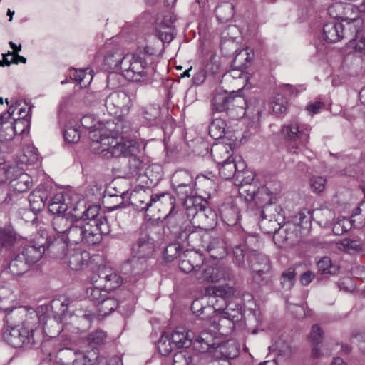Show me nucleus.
Returning a JSON list of instances; mask_svg holds the SVG:
<instances>
[{"mask_svg": "<svg viewBox=\"0 0 365 365\" xmlns=\"http://www.w3.org/2000/svg\"><path fill=\"white\" fill-rule=\"evenodd\" d=\"M277 234L281 235L285 242L293 245L298 241V227L294 224L287 223L280 227Z\"/></svg>", "mask_w": 365, "mask_h": 365, "instance_id": "obj_43", "label": "nucleus"}, {"mask_svg": "<svg viewBox=\"0 0 365 365\" xmlns=\"http://www.w3.org/2000/svg\"><path fill=\"white\" fill-rule=\"evenodd\" d=\"M239 208L234 204H226L221 207L220 215L224 222L230 225H236L240 218Z\"/></svg>", "mask_w": 365, "mask_h": 365, "instance_id": "obj_34", "label": "nucleus"}, {"mask_svg": "<svg viewBox=\"0 0 365 365\" xmlns=\"http://www.w3.org/2000/svg\"><path fill=\"white\" fill-rule=\"evenodd\" d=\"M46 232H36L28 245H25L20 254L31 266L37 262L46 252Z\"/></svg>", "mask_w": 365, "mask_h": 365, "instance_id": "obj_14", "label": "nucleus"}, {"mask_svg": "<svg viewBox=\"0 0 365 365\" xmlns=\"http://www.w3.org/2000/svg\"><path fill=\"white\" fill-rule=\"evenodd\" d=\"M185 252V248L182 243L178 241V236L177 237V242L168 245L164 250V259L167 262H172L174 259L179 257L182 252Z\"/></svg>", "mask_w": 365, "mask_h": 365, "instance_id": "obj_47", "label": "nucleus"}, {"mask_svg": "<svg viewBox=\"0 0 365 365\" xmlns=\"http://www.w3.org/2000/svg\"><path fill=\"white\" fill-rule=\"evenodd\" d=\"M188 254L189 256L187 258L180 259L179 267L185 273L193 272L195 276V272H197V269L200 268L201 264H203V257L196 251L190 252Z\"/></svg>", "mask_w": 365, "mask_h": 365, "instance_id": "obj_28", "label": "nucleus"}, {"mask_svg": "<svg viewBox=\"0 0 365 365\" xmlns=\"http://www.w3.org/2000/svg\"><path fill=\"white\" fill-rule=\"evenodd\" d=\"M30 126L29 120L26 116L19 117L12 120V130L14 136L15 135H21L24 133Z\"/></svg>", "mask_w": 365, "mask_h": 365, "instance_id": "obj_54", "label": "nucleus"}, {"mask_svg": "<svg viewBox=\"0 0 365 365\" xmlns=\"http://www.w3.org/2000/svg\"><path fill=\"white\" fill-rule=\"evenodd\" d=\"M166 203L170 205V211L166 215L168 228L171 230V232L176 235V237H178L179 232L183 230H185L186 227L188 228L191 222L190 220L185 219L182 212H176L175 213H173L175 205V199L173 207L170 202H167Z\"/></svg>", "mask_w": 365, "mask_h": 365, "instance_id": "obj_20", "label": "nucleus"}, {"mask_svg": "<svg viewBox=\"0 0 365 365\" xmlns=\"http://www.w3.org/2000/svg\"><path fill=\"white\" fill-rule=\"evenodd\" d=\"M104 281V288L107 290H113L120 287L125 277L123 278L118 273L114 272H109L103 276L100 277Z\"/></svg>", "mask_w": 365, "mask_h": 365, "instance_id": "obj_45", "label": "nucleus"}, {"mask_svg": "<svg viewBox=\"0 0 365 365\" xmlns=\"http://www.w3.org/2000/svg\"><path fill=\"white\" fill-rule=\"evenodd\" d=\"M231 277L230 268L203 262L200 268L195 272V279L198 283L217 282L220 279L230 280Z\"/></svg>", "mask_w": 365, "mask_h": 365, "instance_id": "obj_13", "label": "nucleus"}, {"mask_svg": "<svg viewBox=\"0 0 365 365\" xmlns=\"http://www.w3.org/2000/svg\"><path fill=\"white\" fill-rule=\"evenodd\" d=\"M104 105L109 115L121 117L130 112L133 99L124 91H115L106 98Z\"/></svg>", "mask_w": 365, "mask_h": 365, "instance_id": "obj_12", "label": "nucleus"}, {"mask_svg": "<svg viewBox=\"0 0 365 365\" xmlns=\"http://www.w3.org/2000/svg\"><path fill=\"white\" fill-rule=\"evenodd\" d=\"M0 183L9 180L11 187L19 193L27 192L33 185L32 178L16 165L0 169Z\"/></svg>", "mask_w": 365, "mask_h": 365, "instance_id": "obj_10", "label": "nucleus"}, {"mask_svg": "<svg viewBox=\"0 0 365 365\" xmlns=\"http://www.w3.org/2000/svg\"><path fill=\"white\" fill-rule=\"evenodd\" d=\"M239 350L235 341H219L212 350V356L217 360H228L235 359L238 356Z\"/></svg>", "mask_w": 365, "mask_h": 365, "instance_id": "obj_23", "label": "nucleus"}, {"mask_svg": "<svg viewBox=\"0 0 365 365\" xmlns=\"http://www.w3.org/2000/svg\"><path fill=\"white\" fill-rule=\"evenodd\" d=\"M88 254L81 249L68 248L61 259L68 267L73 270H79L87 261Z\"/></svg>", "mask_w": 365, "mask_h": 365, "instance_id": "obj_22", "label": "nucleus"}, {"mask_svg": "<svg viewBox=\"0 0 365 365\" xmlns=\"http://www.w3.org/2000/svg\"><path fill=\"white\" fill-rule=\"evenodd\" d=\"M217 312H215L212 317H214V328L217 329L222 334L227 335L232 332L235 324L240 322L242 317V307L235 302L226 303L225 308L217 307Z\"/></svg>", "mask_w": 365, "mask_h": 365, "instance_id": "obj_8", "label": "nucleus"}, {"mask_svg": "<svg viewBox=\"0 0 365 365\" xmlns=\"http://www.w3.org/2000/svg\"><path fill=\"white\" fill-rule=\"evenodd\" d=\"M141 115L148 125H153L158 123L160 108L157 105H148L142 108Z\"/></svg>", "mask_w": 365, "mask_h": 365, "instance_id": "obj_49", "label": "nucleus"}, {"mask_svg": "<svg viewBox=\"0 0 365 365\" xmlns=\"http://www.w3.org/2000/svg\"><path fill=\"white\" fill-rule=\"evenodd\" d=\"M191 310L193 314L202 319H207L217 312V307L208 304L205 298L196 299L191 305Z\"/></svg>", "mask_w": 365, "mask_h": 365, "instance_id": "obj_27", "label": "nucleus"}, {"mask_svg": "<svg viewBox=\"0 0 365 365\" xmlns=\"http://www.w3.org/2000/svg\"><path fill=\"white\" fill-rule=\"evenodd\" d=\"M38 158L36 150L32 147H27L24 149L20 160L22 163L32 165L37 162Z\"/></svg>", "mask_w": 365, "mask_h": 365, "instance_id": "obj_61", "label": "nucleus"}, {"mask_svg": "<svg viewBox=\"0 0 365 365\" xmlns=\"http://www.w3.org/2000/svg\"><path fill=\"white\" fill-rule=\"evenodd\" d=\"M140 150L135 139L125 140L124 138L103 137L91 144V151L103 158H129L125 170L129 178L139 175L143 169V161L138 157Z\"/></svg>", "mask_w": 365, "mask_h": 365, "instance_id": "obj_3", "label": "nucleus"}, {"mask_svg": "<svg viewBox=\"0 0 365 365\" xmlns=\"http://www.w3.org/2000/svg\"><path fill=\"white\" fill-rule=\"evenodd\" d=\"M192 217L195 220V222H199L201 223L197 225V227L207 231V230L212 227L215 224L216 215L207 207L202 210L195 211L194 216Z\"/></svg>", "mask_w": 365, "mask_h": 365, "instance_id": "obj_31", "label": "nucleus"}, {"mask_svg": "<svg viewBox=\"0 0 365 365\" xmlns=\"http://www.w3.org/2000/svg\"><path fill=\"white\" fill-rule=\"evenodd\" d=\"M296 272L293 268H289L284 270L280 277V284L282 288L285 291H289L295 282Z\"/></svg>", "mask_w": 365, "mask_h": 365, "instance_id": "obj_51", "label": "nucleus"}, {"mask_svg": "<svg viewBox=\"0 0 365 365\" xmlns=\"http://www.w3.org/2000/svg\"><path fill=\"white\" fill-rule=\"evenodd\" d=\"M202 69L205 71V73L209 78H212L215 74L219 72L220 64L216 59L215 55H212L210 57Z\"/></svg>", "mask_w": 365, "mask_h": 365, "instance_id": "obj_63", "label": "nucleus"}, {"mask_svg": "<svg viewBox=\"0 0 365 365\" xmlns=\"http://www.w3.org/2000/svg\"><path fill=\"white\" fill-rule=\"evenodd\" d=\"M149 269L148 259L132 256L122 267L123 274L126 275L125 280L135 282L143 277Z\"/></svg>", "mask_w": 365, "mask_h": 365, "instance_id": "obj_16", "label": "nucleus"}, {"mask_svg": "<svg viewBox=\"0 0 365 365\" xmlns=\"http://www.w3.org/2000/svg\"><path fill=\"white\" fill-rule=\"evenodd\" d=\"M22 241L21 237L18 235L15 230L11 227L0 228V245L6 250L17 246Z\"/></svg>", "mask_w": 365, "mask_h": 365, "instance_id": "obj_26", "label": "nucleus"}, {"mask_svg": "<svg viewBox=\"0 0 365 365\" xmlns=\"http://www.w3.org/2000/svg\"><path fill=\"white\" fill-rule=\"evenodd\" d=\"M220 339L216 336V333L212 331H202L193 341L194 348L200 352L212 353Z\"/></svg>", "mask_w": 365, "mask_h": 365, "instance_id": "obj_21", "label": "nucleus"}, {"mask_svg": "<svg viewBox=\"0 0 365 365\" xmlns=\"http://www.w3.org/2000/svg\"><path fill=\"white\" fill-rule=\"evenodd\" d=\"M155 73L154 66L150 63V57L135 53L125 56L123 75L128 81L134 82H150Z\"/></svg>", "mask_w": 365, "mask_h": 365, "instance_id": "obj_5", "label": "nucleus"}, {"mask_svg": "<svg viewBox=\"0 0 365 365\" xmlns=\"http://www.w3.org/2000/svg\"><path fill=\"white\" fill-rule=\"evenodd\" d=\"M21 325H8L3 331L4 340L14 348L34 344V333L39 327L40 318L36 312Z\"/></svg>", "mask_w": 365, "mask_h": 365, "instance_id": "obj_4", "label": "nucleus"}, {"mask_svg": "<svg viewBox=\"0 0 365 365\" xmlns=\"http://www.w3.org/2000/svg\"><path fill=\"white\" fill-rule=\"evenodd\" d=\"M257 187L249 182H245L239 188L240 195L245 197L247 202H252L256 195Z\"/></svg>", "mask_w": 365, "mask_h": 365, "instance_id": "obj_56", "label": "nucleus"}, {"mask_svg": "<svg viewBox=\"0 0 365 365\" xmlns=\"http://www.w3.org/2000/svg\"><path fill=\"white\" fill-rule=\"evenodd\" d=\"M154 252L153 240L146 233L141 234L131 247L133 257L149 260Z\"/></svg>", "mask_w": 365, "mask_h": 365, "instance_id": "obj_18", "label": "nucleus"}, {"mask_svg": "<svg viewBox=\"0 0 365 365\" xmlns=\"http://www.w3.org/2000/svg\"><path fill=\"white\" fill-rule=\"evenodd\" d=\"M80 220L88 221L89 223L99 226L103 232H110V227L108 222L106 215L101 211V207L98 205L90 206L87 210L83 212V215Z\"/></svg>", "mask_w": 365, "mask_h": 365, "instance_id": "obj_19", "label": "nucleus"}, {"mask_svg": "<svg viewBox=\"0 0 365 365\" xmlns=\"http://www.w3.org/2000/svg\"><path fill=\"white\" fill-rule=\"evenodd\" d=\"M169 339L173 342L175 348H184L190 346L192 340L190 339L189 333L185 331L183 328L178 327L171 334Z\"/></svg>", "mask_w": 365, "mask_h": 365, "instance_id": "obj_39", "label": "nucleus"}, {"mask_svg": "<svg viewBox=\"0 0 365 365\" xmlns=\"http://www.w3.org/2000/svg\"><path fill=\"white\" fill-rule=\"evenodd\" d=\"M31 265L24 260V257L19 253L9 263V272L14 276H19L29 270Z\"/></svg>", "mask_w": 365, "mask_h": 365, "instance_id": "obj_40", "label": "nucleus"}, {"mask_svg": "<svg viewBox=\"0 0 365 365\" xmlns=\"http://www.w3.org/2000/svg\"><path fill=\"white\" fill-rule=\"evenodd\" d=\"M209 239L210 233L207 231L199 227L194 229L191 225L178 234V241L182 243L187 252L203 250Z\"/></svg>", "mask_w": 365, "mask_h": 365, "instance_id": "obj_11", "label": "nucleus"}, {"mask_svg": "<svg viewBox=\"0 0 365 365\" xmlns=\"http://www.w3.org/2000/svg\"><path fill=\"white\" fill-rule=\"evenodd\" d=\"M259 248V240L254 235L232 245L233 262L238 267L246 268L247 261L253 279L267 284L272 277V269L269 258Z\"/></svg>", "mask_w": 365, "mask_h": 365, "instance_id": "obj_2", "label": "nucleus"}, {"mask_svg": "<svg viewBox=\"0 0 365 365\" xmlns=\"http://www.w3.org/2000/svg\"><path fill=\"white\" fill-rule=\"evenodd\" d=\"M275 349L277 351L278 356L284 359H289L293 354V349L289 343L282 340H278L275 343Z\"/></svg>", "mask_w": 365, "mask_h": 365, "instance_id": "obj_58", "label": "nucleus"}, {"mask_svg": "<svg viewBox=\"0 0 365 365\" xmlns=\"http://www.w3.org/2000/svg\"><path fill=\"white\" fill-rule=\"evenodd\" d=\"M106 296V293L104 292L103 294L101 289L96 287H90L86 291V297L91 302H93L96 306Z\"/></svg>", "mask_w": 365, "mask_h": 365, "instance_id": "obj_59", "label": "nucleus"}, {"mask_svg": "<svg viewBox=\"0 0 365 365\" xmlns=\"http://www.w3.org/2000/svg\"><path fill=\"white\" fill-rule=\"evenodd\" d=\"M14 138L12 120L0 118V141L10 140Z\"/></svg>", "mask_w": 365, "mask_h": 365, "instance_id": "obj_53", "label": "nucleus"}, {"mask_svg": "<svg viewBox=\"0 0 365 365\" xmlns=\"http://www.w3.org/2000/svg\"><path fill=\"white\" fill-rule=\"evenodd\" d=\"M36 312L33 309H27L24 307H13L10 309L6 314V322L9 325H18L17 324L21 323L22 324L23 322L28 320L31 316H32V313Z\"/></svg>", "mask_w": 365, "mask_h": 365, "instance_id": "obj_25", "label": "nucleus"}, {"mask_svg": "<svg viewBox=\"0 0 365 365\" xmlns=\"http://www.w3.org/2000/svg\"><path fill=\"white\" fill-rule=\"evenodd\" d=\"M192 361V355L187 351H180L173 356V365H190Z\"/></svg>", "mask_w": 365, "mask_h": 365, "instance_id": "obj_64", "label": "nucleus"}, {"mask_svg": "<svg viewBox=\"0 0 365 365\" xmlns=\"http://www.w3.org/2000/svg\"><path fill=\"white\" fill-rule=\"evenodd\" d=\"M211 154L216 163L226 162L232 158L231 144H216L212 147Z\"/></svg>", "mask_w": 365, "mask_h": 365, "instance_id": "obj_33", "label": "nucleus"}, {"mask_svg": "<svg viewBox=\"0 0 365 365\" xmlns=\"http://www.w3.org/2000/svg\"><path fill=\"white\" fill-rule=\"evenodd\" d=\"M68 304V299H64L62 302L59 299H54L51 302V307L53 309V312L56 316H58V318L62 320L66 314Z\"/></svg>", "mask_w": 365, "mask_h": 365, "instance_id": "obj_57", "label": "nucleus"}, {"mask_svg": "<svg viewBox=\"0 0 365 365\" xmlns=\"http://www.w3.org/2000/svg\"><path fill=\"white\" fill-rule=\"evenodd\" d=\"M219 174L225 180H230L236 175V167L235 165V160L233 158L218 163Z\"/></svg>", "mask_w": 365, "mask_h": 365, "instance_id": "obj_50", "label": "nucleus"}, {"mask_svg": "<svg viewBox=\"0 0 365 365\" xmlns=\"http://www.w3.org/2000/svg\"><path fill=\"white\" fill-rule=\"evenodd\" d=\"M232 95L227 92L215 93L212 101V109L216 112L227 111L229 106H230V99Z\"/></svg>", "mask_w": 365, "mask_h": 365, "instance_id": "obj_37", "label": "nucleus"}, {"mask_svg": "<svg viewBox=\"0 0 365 365\" xmlns=\"http://www.w3.org/2000/svg\"><path fill=\"white\" fill-rule=\"evenodd\" d=\"M115 129L117 132L120 133L122 135L118 138H124L125 140H131L130 137L133 136L135 138L137 137L135 133H138L137 126H133V123L127 119H118L115 123Z\"/></svg>", "mask_w": 365, "mask_h": 365, "instance_id": "obj_38", "label": "nucleus"}, {"mask_svg": "<svg viewBox=\"0 0 365 365\" xmlns=\"http://www.w3.org/2000/svg\"><path fill=\"white\" fill-rule=\"evenodd\" d=\"M82 126L88 130H92L89 132V138L91 140L90 148L93 140H100L103 137H110V135H103L99 131L96 132L98 129L97 126L99 121L93 115H85L81 120Z\"/></svg>", "mask_w": 365, "mask_h": 365, "instance_id": "obj_32", "label": "nucleus"}, {"mask_svg": "<svg viewBox=\"0 0 365 365\" xmlns=\"http://www.w3.org/2000/svg\"><path fill=\"white\" fill-rule=\"evenodd\" d=\"M118 307L119 303L117 299L115 298L108 297L106 295L96 305V309L98 315L104 317L109 315Z\"/></svg>", "mask_w": 365, "mask_h": 365, "instance_id": "obj_42", "label": "nucleus"}, {"mask_svg": "<svg viewBox=\"0 0 365 365\" xmlns=\"http://www.w3.org/2000/svg\"><path fill=\"white\" fill-rule=\"evenodd\" d=\"M203 251L207 252L213 259H221L227 254V246L225 240L218 237H212L204 245Z\"/></svg>", "mask_w": 365, "mask_h": 365, "instance_id": "obj_24", "label": "nucleus"}, {"mask_svg": "<svg viewBox=\"0 0 365 365\" xmlns=\"http://www.w3.org/2000/svg\"><path fill=\"white\" fill-rule=\"evenodd\" d=\"M107 339V334L106 331L98 329L91 332L88 336V341L89 344L93 347H96L105 344Z\"/></svg>", "mask_w": 365, "mask_h": 365, "instance_id": "obj_55", "label": "nucleus"}, {"mask_svg": "<svg viewBox=\"0 0 365 365\" xmlns=\"http://www.w3.org/2000/svg\"><path fill=\"white\" fill-rule=\"evenodd\" d=\"M352 227V222L346 217H338L333 225L332 231L336 235H341Z\"/></svg>", "mask_w": 365, "mask_h": 365, "instance_id": "obj_52", "label": "nucleus"}, {"mask_svg": "<svg viewBox=\"0 0 365 365\" xmlns=\"http://www.w3.org/2000/svg\"><path fill=\"white\" fill-rule=\"evenodd\" d=\"M317 268L320 274L326 276L336 275L339 270V267L333 264L328 257H324L317 262Z\"/></svg>", "mask_w": 365, "mask_h": 365, "instance_id": "obj_46", "label": "nucleus"}, {"mask_svg": "<svg viewBox=\"0 0 365 365\" xmlns=\"http://www.w3.org/2000/svg\"><path fill=\"white\" fill-rule=\"evenodd\" d=\"M207 202L202 197L195 196V194L191 197L187 198L183 202L186 210L187 217L194 216L195 211H200L207 207Z\"/></svg>", "mask_w": 365, "mask_h": 365, "instance_id": "obj_35", "label": "nucleus"}, {"mask_svg": "<svg viewBox=\"0 0 365 365\" xmlns=\"http://www.w3.org/2000/svg\"><path fill=\"white\" fill-rule=\"evenodd\" d=\"M15 297L11 289L5 287H0V311L7 312L14 304Z\"/></svg>", "mask_w": 365, "mask_h": 365, "instance_id": "obj_44", "label": "nucleus"}, {"mask_svg": "<svg viewBox=\"0 0 365 365\" xmlns=\"http://www.w3.org/2000/svg\"><path fill=\"white\" fill-rule=\"evenodd\" d=\"M172 187L195 186L192 174L186 170H178L171 178Z\"/></svg>", "mask_w": 365, "mask_h": 365, "instance_id": "obj_36", "label": "nucleus"}, {"mask_svg": "<svg viewBox=\"0 0 365 365\" xmlns=\"http://www.w3.org/2000/svg\"><path fill=\"white\" fill-rule=\"evenodd\" d=\"M170 202L172 207L174 205V197L169 193H161L149 195L145 191L132 194L130 203L138 211L149 212L154 215L155 210L158 209L162 204Z\"/></svg>", "mask_w": 365, "mask_h": 365, "instance_id": "obj_9", "label": "nucleus"}, {"mask_svg": "<svg viewBox=\"0 0 365 365\" xmlns=\"http://www.w3.org/2000/svg\"><path fill=\"white\" fill-rule=\"evenodd\" d=\"M255 202L256 205H260L263 202H266L262 212V220L259 222V227L262 230L266 233L276 232L277 217L280 215L282 209L281 207L267 203L270 200L268 189L266 187H257L256 195H255Z\"/></svg>", "mask_w": 365, "mask_h": 365, "instance_id": "obj_6", "label": "nucleus"}, {"mask_svg": "<svg viewBox=\"0 0 365 365\" xmlns=\"http://www.w3.org/2000/svg\"><path fill=\"white\" fill-rule=\"evenodd\" d=\"M71 243L64 233H58L56 235L48 236L46 233V252L52 257L62 259L66 254V249Z\"/></svg>", "mask_w": 365, "mask_h": 365, "instance_id": "obj_17", "label": "nucleus"}, {"mask_svg": "<svg viewBox=\"0 0 365 365\" xmlns=\"http://www.w3.org/2000/svg\"><path fill=\"white\" fill-rule=\"evenodd\" d=\"M345 24L336 21L328 22L324 25L323 36L324 41L334 43L349 36H356L361 31L363 21L358 17L346 18Z\"/></svg>", "mask_w": 365, "mask_h": 365, "instance_id": "obj_7", "label": "nucleus"}, {"mask_svg": "<svg viewBox=\"0 0 365 365\" xmlns=\"http://www.w3.org/2000/svg\"><path fill=\"white\" fill-rule=\"evenodd\" d=\"M158 348L159 352L162 355L167 356V355L170 354V353L175 347L174 344H173V342L169 339V336L163 334L158 341Z\"/></svg>", "mask_w": 365, "mask_h": 365, "instance_id": "obj_60", "label": "nucleus"}, {"mask_svg": "<svg viewBox=\"0 0 365 365\" xmlns=\"http://www.w3.org/2000/svg\"><path fill=\"white\" fill-rule=\"evenodd\" d=\"M215 14L220 21H226L232 16V6L227 3L219 5L215 9Z\"/></svg>", "mask_w": 365, "mask_h": 365, "instance_id": "obj_62", "label": "nucleus"}, {"mask_svg": "<svg viewBox=\"0 0 365 365\" xmlns=\"http://www.w3.org/2000/svg\"><path fill=\"white\" fill-rule=\"evenodd\" d=\"M246 106L247 102L245 98L232 95L227 114L233 119L241 118L245 115Z\"/></svg>", "mask_w": 365, "mask_h": 365, "instance_id": "obj_30", "label": "nucleus"}, {"mask_svg": "<svg viewBox=\"0 0 365 365\" xmlns=\"http://www.w3.org/2000/svg\"><path fill=\"white\" fill-rule=\"evenodd\" d=\"M226 123L224 120L217 118L212 120L209 126V134L215 140L222 138L225 134Z\"/></svg>", "mask_w": 365, "mask_h": 365, "instance_id": "obj_48", "label": "nucleus"}, {"mask_svg": "<svg viewBox=\"0 0 365 365\" xmlns=\"http://www.w3.org/2000/svg\"><path fill=\"white\" fill-rule=\"evenodd\" d=\"M123 56L120 51L117 48H113L108 51L104 56L103 64L108 69L117 70L120 69L123 73Z\"/></svg>", "mask_w": 365, "mask_h": 365, "instance_id": "obj_29", "label": "nucleus"}, {"mask_svg": "<svg viewBox=\"0 0 365 365\" xmlns=\"http://www.w3.org/2000/svg\"><path fill=\"white\" fill-rule=\"evenodd\" d=\"M310 131L311 127L309 125L302 123L297 119L292 120L281 128L285 140L302 145L309 142Z\"/></svg>", "mask_w": 365, "mask_h": 365, "instance_id": "obj_15", "label": "nucleus"}, {"mask_svg": "<svg viewBox=\"0 0 365 365\" xmlns=\"http://www.w3.org/2000/svg\"><path fill=\"white\" fill-rule=\"evenodd\" d=\"M71 207L68 194L57 193L48 203V210L53 215L52 225L58 233H64L71 244L95 245L101 242L104 232L102 229L88 221L78 219L76 216L66 214Z\"/></svg>", "mask_w": 365, "mask_h": 365, "instance_id": "obj_1", "label": "nucleus"}, {"mask_svg": "<svg viewBox=\"0 0 365 365\" xmlns=\"http://www.w3.org/2000/svg\"><path fill=\"white\" fill-rule=\"evenodd\" d=\"M47 199L46 192L41 190H34L29 196V201L31 210L37 213L42 210Z\"/></svg>", "mask_w": 365, "mask_h": 365, "instance_id": "obj_41", "label": "nucleus"}]
</instances>
